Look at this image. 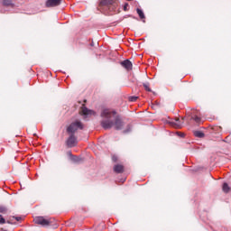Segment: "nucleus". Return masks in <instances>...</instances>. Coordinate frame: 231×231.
<instances>
[{"label":"nucleus","mask_w":231,"mask_h":231,"mask_svg":"<svg viewBox=\"0 0 231 231\" xmlns=\"http://www.w3.org/2000/svg\"><path fill=\"white\" fill-rule=\"evenodd\" d=\"M101 126L103 129H111L114 127L117 131H120L124 127V122L118 116V113L113 108H105L101 112Z\"/></svg>","instance_id":"nucleus-1"},{"label":"nucleus","mask_w":231,"mask_h":231,"mask_svg":"<svg viewBox=\"0 0 231 231\" xmlns=\"http://www.w3.org/2000/svg\"><path fill=\"white\" fill-rule=\"evenodd\" d=\"M33 221L36 225H40L41 226H51L53 223V218L44 217H35Z\"/></svg>","instance_id":"nucleus-2"},{"label":"nucleus","mask_w":231,"mask_h":231,"mask_svg":"<svg viewBox=\"0 0 231 231\" xmlns=\"http://www.w3.org/2000/svg\"><path fill=\"white\" fill-rule=\"evenodd\" d=\"M79 129H84V125H82V122L80 121H76L69 125L67 128V133L75 134Z\"/></svg>","instance_id":"nucleus-3"},{"label":"nucleus","mask_w":231,"mask_h":231,"mask_svg":"<svg viewBox=\"0 0 231 231\" xmlns=\"http://www.w3.org/2000/svg\"><path fill=\"white\" fill-rule=\"evenodd\" d=\"M80 113L85 118H88V116H95V115H97V112H95L86 106L81 107Z\"/></svg>","instance_id":"nucleus-4"},{"label":"nucleus","mask_w":231,"mask_h":231,"mask_svg":"<svg viewBox=\"0 0 231 231\" xmlns=\"http://www.w3.org/2000/svg\"><path fill=\"white\" fill-rule=\"evenodd\" d=\"M168 123L175 129H181V127H183V122H180V118H175Z\"/></svg>","instance_id":"nucleus-5"},{"label":"nucleus","mask_w":231,"mask_h":231,"mask_svg":"<svg viewBox=\"0 0 231 231\" xmlns=\"http://www.w3.org/2000/svg\"><path fill=\"white\" fill-rule=\"evenodd\" d=\"M66 143L68 147H75L77 145V137H75L74 134H70Z\"/></svg>","instance_id":"nucleus-6"},{"label":"nucleus","mask_w":231,"mask_h":231,"mask_svg":"<svg viewBox=\"0 0 231 231\" xmlns=\"http://www.w3.org/2000/svg\"><path fill=\"white\" fill-rule=\"evenodd\" d=\"M62 0H47L46 1V7L47 8H51L53 6H59V5H60Z\"/></svg>","instance_id":"nucleus-7"},{"label":"nucleus","mask_w":231,"mask_h":231,"mask_svg":"<svg viewBox=\"0 0 231 231\" xmlns=\"http://www.w3.org/2000/svg\"><path fill=\"white\" fill-rule=\"evenodd\" d=\"M121 66L127 69L128 71L133 69V63L129 60H125L121 62Z\"/></svg>","instance_id":"nucleus-8"},{"label":"nucleus","mask_w":231,"mask_h":231,"mask_svg":"<svg viewBox=\"0 0 231 231\" xmlns=\"http://www.w3.org/2000/svg\"><path fill=\"white\" fill-rule=\"evenodd\" d=\"M201 114L199 112H193V116H191V120H194L196 124H201Z\"/></svg>","instance_id":"nucleus-9"},{"label":"nucleus","mask_w":231,"mask_h":231,"mask_svg":"<svg viewBox=\"0 0 231 231\" xmlns=\"http://www.w3.org/2000/svg\"><path fill=\"white\" fill-rule=\"evenodd\" d=\"M114 171L117 174H120V173L124 172V166L120 165V164H116L114 166Z\"/></svg>","instance_id":"nucleus-10"},{"label":"nucleus","mask_w":231,"mask_h":231,"mask_svg":"<svg viewBox=\"0 0 231 231\" xmlns=\"http://www.w3.org/2000/svg\"><path fill=\"white\" fill-rule=\"evenodd\" d=\"M115 3V0H102L100 2V6H109Z\"/></svg>","instance_id":"nucleus-11"},{"label":"nucleus","mask_w":231,"mask_h":231,"mask_svg":"<svg viewBox=\"0 0 231 231\" xmlns=\"http://www.w3.org/2000/svg\"><path fill=\"white\" fill-rule=\"evenodd\" d=\"M136 12L140 17V19H145V14H143V11H142V9L140 8H137L136 9Z\"/></svg>","instance_id":"nucleus-12"},{"label":"nucleus","mask_w":231,"mask_h":231,"mask_svg":"<svg viewBox=\"0 0 231 231\" xmlns=\"http://www.w3.org/2000/svg\"><path fill=\"white\" fill-rule=\"evenodd\" d=\"M69 154L70 155V158H71L72 162H75L76 163H79V162H80V158L78 157V156H73L71 154V152H69Z\"/></svg>","instance_id":"nucleus-13"},{"label":"nucleus","mask_w":231,"mask_h":231,"mask_svg":"<svg viewBox=\"0 0 231 231\" xmlns=\"http://www.w3.org/2000/svg\"><path fill=\"white\" fill-rule=\"evenodd\" d=\"M194 135L197 138H203L205 136V134H203V132H201V131H196V132H194Z\"/></svg>","instance_id":"nucleus-14"},{"label":"nucleus","mask_w":231,"mask_h":231,"mask_svg":"<svg viewBox=\"0 0 231 231\" xmlns=\"http://www.w3.org/2000/svg\"><path fill=\"white\" fill-rule=\"evenodd\" d=\"M222 190L224 192H228L230 190V187H228V184L226 182H225L222 186Z\"/></svg>","instance_id":"nucleus-15"},{"label":"nucleus","mask_w":231,"mask_h":231,"mask_svg":"<svg viewBox=\"0 0 231 231\" xmlns=\"http://www.w3.org/2000/svg\"><path fill=\"white\" fill-rule=\"evenodd\" d=\"M4 6H12V0H3Z\"/></svg>","instance_id":"nucleus-16"},{"label":"nucleus","mask_w":231,"mask_h":231,"mask_svg":"<svg viewBox=\"0 0 231 231\" xmlns=\"http://www.w3.org/2000/svg\"><path fill=\"white\" fill-rule=\"evenodd\" d=\"M6 212H8V208H6V207H0V214H6Z\"/></svg>","instance_id":"nucleus-17"},{"label":"nucleus","mask_w":231,"mask_h":231,"mask_svg":"<svg viewBox=\"0 0 231 231\" xmlns=\"http://www.w3.org/2000/svg\"><path fill=\"white\" fill-rule=\"evenodd\" d=\"M143 86L145 91H148V92L152 91V90L151 89V88L149 87V83H143Z\"/></svg>","instance_id":"nucleus-18"},{"label":"nucleus","mask_w":231,"mask_h":231,"mask_svg":"<svg viewBox=\"0 0 231 231\" xmlns=\"http://www.w3.org/2000/svg\"><path fill=\"white\" fill-rule=\"evenodd\" d=\"M129 102H136L138 100V97L136 96H131L128 97Z\"/></svg>","instance_id":"nucleus-19"},{"label":"nucleus","mask_w":231,"mask_h":231,"mask_svg":"<svg viewBox=\"0 0 231 231\" xmlns=\"http://www.w3.org/2000/svg\"><path fill=\"white\" fill-rule=\"evenodd\" d=\"M113 162H118V157L116 155L112 156Z\"/></svg>","instance_id":"nucleus-20"},{"label":"nucleus","mask_w":231,"mask_h":231,"mask_svg":"<svg viewBox=\"0 0 231 231\" xmlns=\"http://www.w3.org/2000/svg\"><path fill=\"white\" fill-rule=\"evenodd\" d=\"M127 8H129V4H125V5H124V10H125V12H127Z\"/></svg>","instance_id":"nucleus-21"},{"label":"nucleus","mask_w":231,"mask_h":231,"mask_svg":"<svg viewBox=\"0 0 231 231\" xmlns=\"http://www.w3.org/2000/svg\"><path fill=\"white\" fill-rule=\"evenodd\" d=\"M5 220L3 217H0V225H5Z\"/></svg>","instance_id":"nucleus-22"},{"label":"nucleus","mask_w":231,"mask_h":231,"mask_svg":"<svg viewBox=\"0 0 231 231\" xmlns=\"http://www.w3.org/2000/svg\"><path fill=\"white\" fill-rule=\"evenodd\" d=\"M14 219L16 221H23V217H14Z\"/></svg>","instance_id":"nucleus-23"},{"label":"nucleus","mask_w":231,"mask_h":231,"mask_svg":"<svg viewBox=\"0 0 231 231\" xmlns=\"http://www.w3.org/2000/svg\"><path fill=\"white\" fill-rule=\"evenodd\" d=\"M177 134H179L181 138H183V136H185V134H181L180 132H178Z\"/></svg>","instance_id":"nucleus-24"},{"label":"nucleus","mask_w":231,"mask_h":231,"mask_svg":"<svg viewBox=\"0 0 231 231\" xmlns=\"http://www.w3.org/2000/svg\"><path fill=\"white\" fill-rule=\"evenodd\" d=\"M127 1H131V0H127Z\"/></svg>","instance_id":"nucleus-25"}]
</instances>
